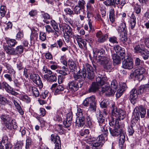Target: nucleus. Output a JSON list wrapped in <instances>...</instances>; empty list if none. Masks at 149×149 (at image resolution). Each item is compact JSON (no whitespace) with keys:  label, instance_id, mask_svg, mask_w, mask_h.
<instances>
[{"label":"nucleus","instance_id":"nucleus-1","mask_svg":"<svg viewBox=\"0 0 149 149\" xmlns=\"http://www.w3.org/2000/svg\"><path fill=\"white\" fill-rule=\"evenodd\" d=\"M86 69L83 68L81 71L79 70L77 73L78 75H81L83 78V83L84 80L86 78L90 79L94 78L95 77L94 71L96 69L95 65H93L94 68H93L88 64H86Z\"/></svg>","mask_w":149,"mask_h":149},{"label":"nucleus","instance_id":"nucleus-2","mask_svg":"<svg viewBox=\"0 0 149 149\" xmlns=\"http://www.w3.org/2000/svg\"><path fill=\"white\" fill-rule=\"evenodd\" d=\"M73 77L75 80L78 82L74 81H70L67 87L68 89L72 92L77 91L79 88L81 87L84 83L83 78L81 75H78L77 73L73 75Z\"/></svg>","mask_w":149,"mask_h":149},{"label":"nucleus","instance_id":"nucleus-3","mask_svg":"<svg viewBox=\"0 0 149 149\" xmlns=\"http://www.w3.org/2000/svg\"><path fill=\"white\" fill-rule=\"evenodd\" d=\"M106 85L102 88L101 91L102 93H105L106 95L108 96L113 95L116 91L118 87V83L115 80H112L111 84V87H109V84H107L106 81L105 84Z\"/></svg>","mask_w":149,"mask_h":149},{"label":"nucleus","instance_id":"nucleus-4","mask_svg":"<svg viewBox=\"0 0 149 149\" xmlns=\"http://www.w3.org/2000/svg\"><path fill=\"white\" fill-rule=\"evenodd\" d=\"M0 118L8 129H11L12 126L14 129L17 128V126L16 123L15 122V120L12 119L9 115L2 114Z\"/></svg>","mask_w":149,"mask_h":149},{"label":"nucleus","instance_id":"nucleus-5","mask_svg":"<svg viewBox=\"0 0 149 149\" xmlns=\"http://www.w3.org/2000/svg\"><path fill=\"white\" fill-rule=\"evenodd\" d=\"M98 76L96 77V83L94 82L92 83L91 87L89 89V92H94L96 91L99 88V86H102L105 84V82L107 81L106 78L105 77H102L101 75Z\"/></svg>","mask_w":149,"mask_h":149},{"label":"nucleus","instance_id":"nucleus-6","mask_svg":"<svg viewBox=\"0 0 149 149\" xmlns=\"http://www.w3.org/2000/svg\"><path fill=\"white\" fill-rule=\"evenodd\" d=\"M97 120L99 125L100 127L101 131H104L106 130H107V127L106 126L104 117L103 116L100 111L97 112Z\"/></svg>","mask_w":149,"mask_h":149},{"label":"nucleus","instance_id":"nucleus-7","mask_svg":"<svg viewBox=\"0 0 149 149\" xmlns=\"http://www.w3.org/2000/svg\"><path fill=\"white\" fill-rule=\"evenodd\" d=\"M145 72V69L143 67H139L133 73L134 77L137 78L139 81L143 78V74Z\"/></svg>","mask_w":149,"mask_h":149},{"label":"nucleus","instance_id":"nucleus-8","mask_svg":"<svg viewBox=\"0 0 149 149\" xmlns=\"http://www.w3.org/2000/svg\"><path fill=\"white\" fill-rule=\"evenodd\" d=\"M112 116L118 120H123L125 117V112L123 110L118 109L115 112L112 113Z\"/></svg>","mask_w":149,"mask_h":149},{"label":"nucleus","instance_id":"nucleus-9","mask_svg":"<svg viewBox=\"0 0 149 149\" xmlns=\"http://www.w3.org/2000/svg\"><path fill=\"white\" fill-rule=\"evenodd\" d=\"M0 144V149H11L12 145L10 142L8 141L7 136H5L3 137Z\"/></svg>","mask_w":149,"mask_h":149},{"label":"nucleus","instance_id":"nucleus-10","mask_svg":"<svg viewBox=\"0 0 149 149\" xmlns=\"http://www.w3.org/2000/svg\"><path fill=\"white\" fill-rule=\"evenodd\" d=\"M51 140L55 143L54 149H61V140L59 136H55L54 134H52Z\"/></svg>","mask_w":149,"mask_h":149},{"label":"nucleus","instance_id":"nucleus-11","mask_svg":"<svg viewBox=\"0 0 149 149\" xmlns=\"http://www.w3.org/2000/svg\"><path fill=\"white\" fill-rule=\"evenodd\" d=\"M136 109V111L138 110L137 112L135 113H136L135 117H136L138 119L140 118V116L141 118H143L145 117L146 114V111L145 109L142 106H140L136 108L135 109Z\"/></svg>","mask_w":149,"mask_h":149},{"label":"nucleus","instance_id":"nucleus-12","mask_svg":"<svg viewBox=\"0 0 149 149\" xmlns=\"http://www.w3.org/2000/svg\"><path fill=\"white\" fill-rule=\"evenodd\" d=\"M95 61L101 65H104L109 61V58L103 56H98V58H95Z\"/></svg>","mask_w":149,"mask_h":149},{"label":"nucleus","instance_id":"nucleus-13","mask_svg":"<svg viewBox=\"0 0 149 149\" xmlns=\"http://www.w3.org/2000/svg\"><path fill=\"white\" fill-rule=\"evenodd\" d=\"M103 134L99 136L97 138L98 141H99L101 144L103 145L105 141L107 140L108 138L107 136L108 134V130L105 131H102Z\"/></svg>","mask_w":149,"mask_h":149},{"label":"nucleus","instance_id":"nucleus-14","mask_svg":"<svg viewBox=\"0 0 149 149\" xmlns=\"http://www.w3.org/2000/svg\"><path fill=\"white\" fill-rule=\"evenodd\" d=\"M139 94V92H138L135 89H133L130 92V100L132 103L134 104L135 100L138 97Z\"/></svg>","mask_w":149,"mask_h":149},{"label":"nucleus","instance_id":"nucleus-15","mask_svg":"<svg viewBox=\"0 0 149 149\" xmlns=\"http://www.w3.org/2000/svg\"><path fill=\"white\" fill-rule=\"evenodd\" d=\"M97 41L99 43H103L106 40L108 36L106 34L103 35L101 31H98L96 33Z\"/></svg>","mask_w":149,"mask_h":149},{"label":"nucleus","instance_id":"nucleus-16","mask_svg":"<svg viewBox=\"0 0 149 149\" xmlns=\"http://www.w3.org/2000/svg\"><path fill=\"white\" fill-rule=\"evenodd\" d=\"M96 102L95 100V97L92 95L90 97H88L84 100L82 104L85 106H88L90 104Z\"/></svg>","mask_w":149,"mask_h":149},{"label":"nucleus","instance_id":"nucleus-17","mask_svg":"<svg viewBox=\"0 0 149 149\" xmlns=\"http://www.w3.org/2000/svg\"><path fill=\"white\" fill-rule=\"evenodd\" d=\"M114 49L117 55H120L123 57L122 58H124L125 56V52L124 49L117 45L114 47Z\"/></svg>","mask_w":149,"mask_h":149},{"label":"nucleus","instance_id":"nucleus-18","mask_svg":"<svg viewBox=\"0 0 149 149\" xmlns=\"http://www.w3.org/2000/svg\"><path fill=\"white\" fill-rule=\"evenodd\" d=\"M123 67L124 68L131 69L133 67V63L128 59L124 60L123 61Z\"/></svg>","mask_w":149,"mask_h":149},{"label":"nucleus","instance_id":"nucleus-19","mask_svg":"<svg viewBox=\"0 0 149 149\" xmlns=\"http://www.w3.org/2000/svg\"><path fill=\"white\" fill-rule=\"evenodd\" d=\"M118 32L119 33H120L123 36V34H126L127 33V28L124 22L122 23L120 26L118 27L117 29Z\"/></svg>","mask_w":149,"mask_h":149},{"label":"nucleus","instance_id":"nucleus-20","mask_svg":"<svg viewBox=\"0 0 149 149\" xmlns=\"http://www.w3.org/2000/svg\"><path fill=\"white\" fill-rule=\"evenodd\" d=\"M86 116L77 117L76 120V125L78 127H82L85 124V117Z\"/></svg>","mask_w":149,"mask_h":149},{"label":"nucleus","instance_id":"nucleus-21","mask_svg":"<svg viewBox=\"0 0 149 149\" xmlns=\"http://www.w3.org/2000/svg\"><path fill=\"white\" fill-rule=\"evenodd\" d=\"M6 67L7 68V70H6V72L12 75L13 77H15V72L12 66L9 64H6Z\"/></svg>","mask_w":149,"mask_h":149},{"label":"nucleus","instance_id":"nucleus-22","mask_svg":"<svg viewBox=\"0 0 149 149\" xmlns=\"http://www.w3.org/2000/svg\"><path fill=\"white\" fill-rule=\"evenodd\" d=\"M4 49L9 54L16 55L15 49L9 46H6L4 47Z\"/></svg>","mask_w":149,"mask_h":149},{"label":"nucleus","instance_id":"nucleus-23","mask_svg":"<svg viewBox=\"0 0 149 149\" xmlns=\"http://www.w3.org/2000/svg\"><path fill=\"white\" fill-rule=\"evenodd\" d=\"M109 130L110 133L113 136H117L120 134V130L118 129L110 127Z\"/></svg>","mask_w":149,"mask_h":149},{"label":"nucleus","instance_id":"nucleus-24","mask_svg":"<svg viewBox=\"0 0 149 149\" xmlns=\"http://www.w3.org/2000/svg\"><path fill=\"white\" fill-rule=\"evenodd\" d=\"M113 117L111 118L109 122V125L111 127L114 128L115 126H118V125L119 122L118 121V120H116L115 118Z\"/></svg>","mask_w":149,"mask_h":149},{"label":"nucleus","instance_id":"nucleus-25","mask_svg":"<svg viewBox=\"0 0 149 149\" xmlns=\"http://www.w3.org/2000/svg\"><path fill=\"white\" fill-rule=\"evenodd\" d=\"M29 90L30 92L34 95L35 97L38 96L39 94V92L36 87L30 86L29 88Z\"/></svg>","mask_w":149,"mask_h":149},{"label":"nucleus","instance_id":"nucleus-26","mask_svg":"<svg viewBox=\"0 0 149 149\" xmlns=\"http://www.w3.org/2000/svg\"><path fill=\"white\" fill-rule=\"evenodd\" d=\"M64 88L62 85L58 86L55 89L54 94L56 95L62 93Z\"/></svg>","mask_w":149,"mask_h":149},{"label":"nucleus","instance_id":"nucleus-27","mask_svg":"<svg viewBox=\"0 0 149 149\" xmlns=\"http://www.w3.org/2000/svg\"><path fill=\"white\" fill-rule=\"evenodd\" d=\"M112 58L114 64H118L120 63L121 59L119 56L116 54H114L112 55Z\"/></svg>","mask_w":149,"mask_h":149},{"label":"nucleus","instance_id":"nucleus-28","mask_svg":"<svg viewBox=\"0 0 149 149\" xmlns=\"http://www.w3.org/2000/svg\"><path fill=\"white\" fill-rule=\"evenodd\" d=\"M119 136V146L121 147H123V144L125 140V136L124 133H120Z\"/></svg>","mask_w":149,"mask_h":149},{"label":"nucleus","instance_id":"nucleus-29","mask_svg":"<svg viewBox=\"0 0 149 149\" xmlns=\"http://www.w3.org/2000/svg\"><path fill=\"white\" fill-rule=\"evenodd\" d=\"M19 98L21 100L25 102L26 103L30 102V98L27 95L21 94L19 95Z\"/></svg>","mask_w":149,"mask_h":149},{"label":"nucleus","instance_id":"nucleus-30","mask_svg":"<svg viewBox=\"0 0 149 149\" xmlns=\"http://www.w3.org/2000/svg\"><path fill=\"white\" fill-rule=\"evenodd\" d=\"M65 31L66 32V34L69 36L72 37L73 36L72 31L71 28L68 25H67L65 27Z\"/></svg>","mask_w":149,"mask_h":149},{"label":"nucleus","instance_id":"nucleus-31","mask_svg":"<svg viewBox=\"0 0 149 149\" xmlns=\"http://www.w3.org/2000/svg\"><path fill=\"white\" fill-rule=\"evenodd\" d=\"M24 48L22 45L17 46L15 49V55L20 54L23 52Z\"/></svg>","mask_w":149,"mask_h":149},{"label":"nucleus","instance_id":"nucleus-32","mask_svg":"<svg viewBox=\"0 0 149 149\" xmlns=\"http://www.w3.org/2000/svg\"><path fill=\"white\" fill-rule=\"evenodd\" d=\"M141 54L145 60L147 59L148 58L149 52L147 49H145Z\"/></svg>","mask_w":149,"mask_h":149},{"label":"nucleus","instance_id":"nucleus-33","mask_svg":"<svg viewBox=\"0 0 149 149\" xmlns=\"http://www.w3.org/2000/svg\"><path fill=\"white\" fill-rule=\"evenodd\" d=\"M49 64L50 65V68L52 70H55L58 68V66L57 63L55 61H49Z\"/></svg>","mask_w":149,"mask_h":149},{"label":"nucleus","instance_id":"nucleus-34","mask_svg":"<svg viewBox=\"0 0 149 149\" xmlns=\"http://www.w3.org/2000/svg\"><path fill=\"white\" fill-rule=\"evenodd\" d=\"M13 82L14 83V86L15 88V90L17 91H19V88H20V86L21 85V83L17 79L14 80Z\"/></svg>","mask_w":149,"mask_h":149},{"label":"nucleus","instance_id":"nucleus-35","mask_svg":"<svg viewBox=\"0 0 149 149\" xmlns=\"http://www.w3.org/2000/svg\"><path fill=\"white\" fill-rule=\"evenodd\" d=\"M134 51L136 53L141 54L145 49L141 47L139 45H138L134 47Z\"/></svg>","mask_w":149,"mask_h":149},{"label":"nucleus","instance_id":"nucleus-36","mask_svg":"<svg viewBox=\"0 0 149 149\" xmlns=\"http://www.w3.org/2000/svg\"><path fill=\"white\" fill-rule=\"evenodd\" d=\"M30 73L31 74L30 75V78L32 80L33 82H35L36 80L38 79L40 77L37 74H31V72Z\"/></svg>","mask_w":149,"mask_h":149},{"label":"nucleus","instance_id":"nucleus-37","mask_svg":"<svg viewBox=\"0 0 149 149\" xmlns=\"http://www.w3.org/2000/svg\"><path fill=\"white\" fill-rule=\"evenodd\" d=\"M6 8L5 6L2 5L1 6L0 10V13L1 16L3 17L6 14Z\"/></svg>","mask_w":149,"mask_h":149},{"label":"nucleus","instance_id":"nucleus-38","mask_svg":"<svg viewBox=\"0 0 149 149\" xmlns=\"http://www.w3.org/2000/svg\"><path fill=\"white\" fill-rule=\"evenodd\" d=\"M77 111V112L76 113V115L77 116V117H80V118L81 117L86 116V114H85L84 112H83L81 109L79 108H78Z\"/></svg>","mask_w":149,"mask_h":149},{"label":"nucleus","instance_id":"nucleus-39","mask_svg":"<svg viewBox=\"0 0 149 149\" xmlns=\"http://www.w3.org/2000/svg\"><path fill=\"white\" fill-rule=\"evenodd\" d=\"M8 43L11 47H14L17 43V42L15 39H10L8 40Z\"/></svg>","mask_w":149,"mask_h":149},{"label":"nucleus","instance_id":"nucleus-40","mask_svg":"<svg viewBox=\"0 0 149 149\" xmlns=\"http://www.w3.org/2000/svg\"><path fill=\"white\" fill-rule=\"evenodd\" d=\"M2 86L3 88L7 92L12 88L5 81L3 82Z\"/></svg>","mask_w":149,"mask_h":149},{"label":"nucleus","instance_id":"nucleus-41","mask_svg":"<svg viewBox=\"0 0 149 149\" xmlns=\"http://www.w3.org/2000/svg\"><path fill=\"white\" fill-rule=\"evenodd\" d=\"M109 16V19L115 18L114 10L112 8H111L110 9Z\"/></svg>","mask_w":149,"mask_h":149},{"label":"nucleus","instance_id":"nucleus-42","mask_svg":"<svg viewBox=\"0 0 149 149\" xmlns=\"http://www.w3.org/2000/svg\"><path fill=\"white\" fill-rule=\"evenodd\" d=\"M104 68L108 71H110L111 69L112 68V64L109 61L106 64L103 65Z\"/></svg>","mask_w":149,"mask_h":149},{"label":"nucleus","instance_id":"nucleus-43","mask_svg":"<svg viewBox=\"0 0 149 149\" xmlns=\"http://www.w3.org/2000/svg\"><path fill=\"white\" fill-rule=\"evenodd\" d=\"M34 83L38 86L40 88H41L43 87V85L40 77Z\"/></svg>","mask_w":149,"mask_h":149},{"label":"nucleus","instance_id":"nucleus-44","mask_svg":"<svg viewBox=\"0 0 149 149\" xmlns=\"http://www.w3.org/2000/svg\"><path fill=\"white\" fill-rule=\"evenodd\" d=\"M134 9L135 12L136 14H138L141 12V6L139 5L138 4L136 3L134 5Z\"/></svg>","mask_w":149,"mask_h":149},{"label":"nucleus","instance_id":"nucleus-45","mask_svg":"<svg viewBox=\"0 0 149 149\" xmlns=\"http://www.w3.org/2000/svg\"><path fill=\"white\" fill-rule=\"evenodd\" d=\"M39 38L42 41H45L46 38V34L45 33L40 32L39 35Z\"/></svg>","mask_w":149,"mask_h":149},{"label":"nucleus","instance_id":"nucleus-46","mask_svg":"<svg viewBox=\"0 0 149 149\" xmlns=\"http://www.w3.org/2000/svg\"><path fill=\"white\" fill-rule=\"evenodd\" d=\"M110 42L113 43H118L117 39L116 37L113 36L112 37L108 38Z\"/></svg>","mask_w":149,"mask_h":149},{"label":"nucleus","instance_id":"nucleus-47","mask_svg":"<svg viewBox=\"0 0 149 149\" xmlns=\"http://www.w3.org/2000/svg\"><path fill=\"white\" fill-rule=\"evenodd\" d=\"M89 133V130L88 129L85 130L84 131H82L80 132V135L81 136H84L86 138L87 137V135Z\"/></svg>","mask_w":149,"mask_h":149},{"label":"nucleus","instance_id":"nucleus-48","mask_svg":"<svg viewBox=\"0 0 149 149\" xmlns=\"http://www.w3.org/2000/svg\"><path fill=\"white\" fill-rule=\"evenodd\" d=\"M96 102L90 104L89 109L93 112H95L96 111Z\"/></svg>","mask_w":149,"mask_h":149},{"label":"nucleus","instance_id":"nucleus-49","mask_svg":"<svg viewBox=\"0 0 149 149\" xmlns=\"http://www.w3.org/2000/svg\"><path fill=\"white\" fill-rule=\"evenodd\" d=\"M146 88H145V86L142 85L139 87L138 90L137 91L139 92V94H141L146 92Z\"/></svg>","mask_w":149,"mask_h":149},{"label":"nucleus","instance_id":"nucleus-50","mask_svg":"<svg viewBox=\"0 0 149 149\" xmlns=\"http://www.w3.org/2000/svg\"><path fill=\"white\" fill-rule=\"evenodd\" d=\"M49 82H54L56 81L57 78L56 76L54 75H50L49 76Z\"/></svg>","mask_w":149,"mask_h":149},{"label":"nucleus","instance_id":"nucleus-51","mask_svg":"<svg viewBox=\"0 0 149 149\" xmlns=\"http://www.w3.org/2000/svg\"><path fill=\"white\" fill-rule=\"evenodd\" d=\"M85 40L86 41L89 43L92 42L93 39L91 35L89 34H87L85 35Z\"/></svg>","mask_w":149,"mask_h":149},{"label":"nucleus","instance_id":"nucleus-52","mask_svg":"<svg viewBox=\"0 0 149 149\" xmlns=\"http://www.w3.org/2000/svg\"><path fill=\"white\" fill-rule=\"evenodd\" d=\"M86 4L85 1L84 0H79L78 2L79 6L81 9H84V5Z\"/></svg>","mask_w":149,"mask_h":149},{"label":"nucleus","instance_id":"nucleus-53","mask_svg":"<svg viewBox=\"0 0 149 149\" xmlns=\"http://www.w3.org/2000/svg\"><path fill=\"white\" fill-rule=\"evenodd\" d=\"M128 132L129 135H132L134 132V131L133 127V126L132 125L129 126L128 128Z\"/></svg>","mask_w":149,"mask_h":149},{"label":"nucleus","instance_id":"nucleus-54","mask_svg":"<svg viewBox=\"0 0 149 149\" xmlns=\"http://www.w3.org/2000/svg\"><path fill=\"white\" fill-rule=\"evenodd\" d=\"M120 87L119 89L125 91L127 88V87L126 84L125 83H121L120 84Z\"/></svg>","mask_w":149,"mask_h":149},{"label":"nucleus","instance_id":"nucleus-55","mask_svg":"<svg viewBox=\"0 0 149 149\" xmlns=\"http://www.w3.org/2000/svg\"><path fill=\"white\" fill-rule=\"evenodd\" d=\"M32 141L30 138H28L26 140V149H29V146H30L32 144Z\"/></svg>","mask_w":149,"mask_h":149},{"label":"nucleus","instance_id":"nucleus-56","mask_svg":"<svg viewBox=\"0 0 149 149\" xmlns=\"http://www.w3.org/2000/svg\"><path fill=\"white\" fill-rule=\"evenodd\" d=\"M142 61H141L140 59L138 58H136L135 60V65L136 66H139L141 65H142L143 64Z\"/></svg>","mask_w":149,"mask_h":149},{"label":"nucleus","instance_id":"nucleus-57","mask_svg":"<svg viewBox=\"0 0 149 149\" xmlns=\"http://www.w3.org/2000/svg\"><path fill=\"white\" fill-rule=\"evenodd\" d=\"M12 75L6 73L4 74V77L6 79L10 82L12 81Z\"/></svg>","mask_w":149,"mask_h":149},{"label":"nucleus","instance_id":"nucleus-58","mask_svg":"<svg viewBox=\"0 0 149 149\" xmlns=\"http://www.w3.org/2000/svg\"><path fill=\"white\" fill-rule=\"evenodd\" d=\"M7 99L0 95V104L2 105H5Z\"/></svg>","mask_w":149,"mask_h":149},{"label":"nucleus","instance_id":"nucleus-59","mask_svg":"<svg viewBox=\"0 0 149 149\" xmlns=\"http://www.w3.org/2000/svg\"><path fill=\"white\" fill-rule=\"evenodd\" d=\"M86 142L89 144L91 143V142L95 141L96 140V139L94 137H88V139H85Z\"/></svg>","mask_w":149,"mask_h":149},{"label":"nucleus","instance_id":"nucleus-60","mask_svg":"<svg viewBox=\"0 0 149 149\" xmlns=\"http://www.w3.org/2000/svg\"><path fill=\"white\" fill-rule=\"evenodd\" d=\"M70 72H72V74H75V72L77 71V68L76 65L73 67L70 66Z\"/></svg>","mask_w":149,"mask_h":149},{"label":"nucleus","instance_id":"nucleus-61","mask_svg":"<svg viewBox=\"0 0 149 149\" xmlns=\"http://www.w3.org/2000/svg\"><path fill=\"white\" fill-rule=\"evenodd\" d=\"M45 56L46 58L48 60L53 59V56L51 53L49 52L46 53L45 54Z\"/></svg>","mask_w":149,"mask_h":149},{"label":"nucleus","instance_id":"nucleus-62","mask_svg":"<svg viewBox=\"0 0 149 149\" xmlns=\"http://www.w3.org/2000/svg\"><path fill=\"white\" fill-rule=\"evenodd\" d=\"M123 92L124 91L120 89H118L116 95V97L117 98L120 97L122 95Z\"/></svg>","mask_w":149,"mask_h":149},{"label":"nucleus","instance_id":"nucleus-63","mask_svg":"<svg viewBox=\"0 0 149 149\" xmlns=\"http://www.w3.org/2000/svg\"><path fill=\"white\" fill-rule=\"evenodd\" d=\"M4 26H6V29L11 28L12 26V24L11 22L9 21H6L5 22Z\"/></svg>","mask_w":149,"mask_h":149},{"label":"nucleus","instance_id":"nucleus-64","mask_svg":"<svg viewBox=\"0 0 149 149\" xmlns=\"http://www.w3.org/2000/svg\"><path fill=\"white\" fill-rule=\"evenodd\" d=\"M81 8L78 6H76L74 9V11L75 13L78 14L80 12Z\"/></svg>","mask_w":149,"mask_h":149}]
</instances>
